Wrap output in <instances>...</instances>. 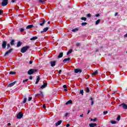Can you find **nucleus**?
Masks as SVG:
<instances>
[{"mask_svg":"<svg viewBox=\"0 0 127 127\" xmlns=\"http://www.w3.org/2000/svg\"><path fill=\"white\" fill-rule=\"evenodd\" d=\"M38 71V69H30L28 71V75H32L33 73H36V72Z\"/></svg>","mask_w":127,"mask_h":127,"instance_id":"1","label":"nucleus"},{"mask_svg":"<svg viewBox=\"0 0 127 127\" xmlns=\"http://www.w3.org/2000/svg\"><path fill=\"white\" fill-rule=\"evenodd\" d=\"M29 48V46L23 47L21 49V53H25V52L27 51Z\"/></svg>","mask_w":127,"mask_h":127,"instance_id":"2","label":"nucleus"},{"mask_svg":"<svg viewBox=\"0 0 127 127\" xmlns=\"http://www.w3.org/2000/svg\"><path fill=\"white\" fill-rule=\"evenodd\" d=\"M2 2L1 3V5L2 6H5L8 4V0H1Z\"/></svg>","mask_w":127,"mask_h":127,"instance_id":"3","label":"nucleus"},{"mask_svg":"<svg viewBox=\"0 0 127 127\" xmlns=\"http://www.w3.org/2000/svg\"><path fill=\"white\" fill-rule=\"evenodd\" d=\"M119 107H122L124 110H127V105L125 103L120 104Z\"/></svg>","mask_w":127,"mask_h":127,"instance_id":"4","label":"nucleus"},{"mask_svg":"<svg viewBox=\"0 0 127 127\" xmlns=\"http://www.w3.org/2000/svg\"><path fill=\"white\" fill-rule=\"evenodd\" d=\"M23 117V114H22V112H19V114H17V119H19L20 120Z\"/></svg>","mask_w":127,"mask_h":127,"instance_id":"5","label":"nucleus"},{"mask_svg":"<svg viewBox=\"0 0 127 127\" xmlns=\"http://www.w3.org/2000/svg\"><path fill=\"white\" fill-rule=\"evenodd\" d=\"M7 42L5 41H3L2 43V48L5 49L6 47Z\"/></svg>","mask_w":127,"mask_h":127,"instance_id":"6","label":"nucleus"},{"mask_svg":"<svg viewBox=\"0 0 127 127\" xmlns=\"http://www.w3.org/2000/svg\"><path fill=\"white\" fill-rule=\"evenodd\" d=\"M50 64H51L52 67H54V66L56 65V61H51Z\"/></svg>","mask_w":127,"mask_h":127,"instance_id":"7","label":"nucleus"},{"mask_svg":"<svg viewBox=\"0 0 127 127\" xmlns=\"http://www.w3.org/2000/svg\"><path fill=\"white\" fill-rule=\"evenodd\" d=\"M44 23H45V20H43V21H39L38 25H40L41 26H43Z\"/></svg>","mask_w":127,"mask_h":127,"instance_id":"8","label":"nucleus"},{"mask_svg":"<svg viewBox=\"0 0 127 127\" xmlns=\"http://www.w3.org/2000/svg\"><path fill=\"white\" fill-rule=\"evenodd\" d=\"M12 51H13V49H10L9 50H8L5 53V56H6V55H8V54H10V53H11Z\"/></svg>","mask_w":127,"mask_h":127,"instance_id":"9","label":"nucleus"},{"mask_svg":"<svg viewBox=\"0 0 127 127\" xmlns=\"http://www.w3.org/2000/svg\"><path fill=\"white\" fill-rule=\"evenodd\" d=\"M63 61V62H67V63H69V62L71 61V59L69 58H65Z\"/></svg>","mask_w":127,"mask_h":127,"instance_id":"10","label":"nucleus"},{"mask_svg":"<svg viewBox=\"0 0 127 127\" xmlns=\"http://www.w3.org/2000/svg\"><path fill=\"white\" fill-rule=\"evenodd\" d=\"M75 73H82V70L79 68H76L74 69Z\"/></svg>","mask_w":127,"mask_h":127,"instance_id":"11","label":"nucleus"},{"mask_svg":"<svg viewBox=\"0 0 127 127\" xmlns=\"http://www.w3.org/2000/svg\"><path fill=\"white\" fill-rule=\"evenodd\" d=\"M39 96H41V97H43L44 96L43 92L42 91H40V94L38 93L36 94L35 97H38Z\"/></svg>","mask_w":127,"mask_h":127,"instance_id":"12","label":"nucleus"},{"mask_svg":"<svg viewBox=\"0 0 127 127\" xmlns=\"http://www.w3.org/2000/svg\"><path fill=\"white\" fill-rule=\"evenodd\" d=\"M48 29H49V28L48 27H47L44 28L43 31H41V33H43L44 32H46V31H47V30H48Z\"/></svg>","mask_w":127,"mask_h":127,"instance_id":"13","label":"nucleus"},{"mask_svg":"<svg viewBox=\"0 0 127 127\" xmlns=\"http://www.w3.org/2000/svg\"><path fill=\"white\" fill-rule=\"evenodd\" d=\"M15 84V81H14L13 82L9 84L7 87L8 88H10L11 87H12V86L14 85Z\"/></svg>","mask_w":127,"mask_h":127,"instance_id":"14","label":"nucleus"},{"mask_svg":"<svg viewBox=\"0 0 127 127\" xmlns=\"http://www.w3.org/2000/svg\"><path fill=\"white\" fill-rule=\"evenodd\" d=\"M62 123V121L60 120L58 121V122L56 123V127H58V126H60V125H61Z\"/></svg>","mask_w":127,"mask_h":127,"instance_id":"15","label":"nucleus"},{"mask_svg":"<svg viewBox=\"0 0 127 127\" xmlns=\"http://www.w3.org/2000/svg\"><path fill=\"white\" fill-rule=\"evenodd\" d=\"M97 127V124L96 123L89 124V127Z\"/></svg>","mask_w":127,"mask_h":127,"instance_id":"16","label":"nucleus"},{"mask_svg":"<svg viewBox=\"0 0 127 127\" xmlns=\"http://www.w3.org/2000/svg\"><path fill=\"white\" fill-rule=\"evenodd\" d=\"M47 86V83H44V84L41 86V89H44V88H46Z\"/></svg>","mask_w":127,"mask_h":127,"instance_id":"17","label":"nucleus"},{"mask_svg":"<svg viewBox=\"0 0 127 127\" xmlns=\"http://www.w3.org/2000/svg\"><path fill=\"white\" fill-rule=\"evenodd\" d=\"M32 27H33V25H29L26 27V29H30Z\"/></svg>","mask_w":127,"mask_h":127,"instance_id":"18","label":"nucleus"},{"mask_svg":"<svg viewBox=\"0 0 127 127\" xmlns=\"http://www.w3.org/2000/svg\"><path fill=\"white\" fill-rule=\"evenodd\" d=\"M72 51H73V50L72 49H70L67 53L66 55H69V54H71Z\"/></svg>","mask_w":127,"mask_h":127,"instance_id":"19","label":"nucleus"},{"mask_svg":"<svg viewBox=\"0 0 127 127\" xmlns=\"http://www.w3.org/2000/svg\"><path fill=\"white\" fill-rule=\"evenodd\" d=\"M38 37L37 36H35V37H33L32 38H31L30 39V40H31V41H33V40H36V39H37Z\"/></svg>","mask_w":127,"mask_h":127,"instance_id":"20","label":"nucleus"},{"mask_svg":"<svg viewBox=\"0 0 127 127\" xmlns=\"http://www.w3.org/2000/svg\"><path fill=\"white\" fill-rule=\"evenodd\" d=\"M63 57V53H61L58 57V58H62Z\"/></svg>","mask_w":127,"mask_h":127,"instance_id":"21","label":"nucleus"},{"mask_svg":"<svg viewBox=\"0 0 127 127\" xmlns=\"http://www.w3.org/2000/svg\"><path fill=\"white\" fill-rule=\"evenodd\" d=\"M79 31V29L78 28H75L71 30V31H72V32H76V31Z\"/></svg>","mask_w":127,"mask_h":127,"instance_id":"22","label":"nucleus"},{"mask_svg":"<svg viewBox=\"0 0 127 127\" xmlns=\"http://www.w3.org/2000/svg\"><path fill=\"white\" fill-rule=\"evenodd\" d=\"M101 21V19H98L95 22L96 25H98L99 23H100V22Z\"/></svg>","mask_w":127,"mask_h":127,"instance_id":"23","label":"nucleus"},{"mask_svg":"<svg viewBox=\"0 0 127 127\" xmlns=\"http://www.w3.org/2000/svg\"><path fill=\"white\" fill-rule=\"evenodd\" d=\"M11 45H14V40H11V41L10 42Z\"/></svg>","mask_w":127,"mask_h":127,"instance_id":"24","label":"nucleus"},{"mask_svg":"<svg viewBox=\"0 0 127 127\" xmlns=\"http://www.w3.org/2000/svg\"><path fill=\"white\" fill-rule=\"evenodd\" d=\"M20 46H21V43H20V42H18L17 47H20Z\"/></svg>","mask_w":127,"mask_h":127,"instance_id":"25","label":"nucleus"},{"mask_svg":"<svg viewBox=\"0 0 127 127\" xmlns=\"http://www.w3.org/2000/svg\"><path fill=\"white\" fill-rule=\"evenodd\" d=\"M69 104H72V101L69 100L66 103H65V105H69Z\"/></svg>","mask_w":127,"mask_h":127,"instance_id":"26","label":"nucleus"},{"mask_svg":"<svg viewBox=\"0 0 127 127\" xmlns=\"http://www.w3.org/2000/svg\"><path fill=\"white\" fill-rule=\"evenodd\" d=\"M79 94H80L81 95H82L83 96V95H84V90H80Z\"/></svg>","mask_w":127,"mask_h":127,"instance_id":"27","label":"nucleus"},{"mask_svg":"<svg viewBox=\"0 0 127 127\" xmlns=\"http://www.w3.org/2000/svg\"><path fill=\"white\" fill-rule=\"evenodd\" d=\"M15 71H10L9 72V74H10V75H14V74H15Z\"/></svg>","mask_w":127,"mask_h":127,"instance_id":"28","label":"nucleus"},{"mask_svg":"<svg viewBox=\"0 0 127 127\" xmlns=\"http://www.w3.org/2000/svg\"><path fill=\"white\" fill-rule=\"evenodd\" d=\"M81 20H84V21H86L87 20V18L85 17H82L81 18Z\"/></svg>","mask_w":127,"mask_h":127,"instance_id":"29","label":"nucleus"},{"mask_svg":"<svg viewBox=\"0 0 127 127\" xmlns=\"http://www.w3.org/2000/svg\"><path fill=\"white\" fill-rule=\"evenodd\" d=\"M27 101V98H24L23 104H25Z\"/></svg>","mask_w":127,"mask_h":127,"instance_id":"30","label":"nucleus"},{"mask_svg":"<svg viewBox=\"0 0 127 127\" xmlns=\"http://www.w3.org/2000/svg\"><path fill=\"white\" fill-rule=\"evenodd\" d=\"M81 25L82 26H86L87 25V22H82Z\"/></svg>","mask_w":127,"mask_h":127,"instance_id":"31","label":"nucleus"},{"mask_svg":"<svg viewBox=\"0 0 127 127\" xmlns=\"http://www.w3.org/2000/svg\"><path fill=\"white\" fill-rule=\"evenodd\" d=\"M97 74H98V70H96L95 71L92 73L93 75H97Z\"/></svg>","mask_w":127,"mask_h":127,"instance_id":"32","label":"nucleus"},{"mask_svg":"<svg viewBox=\"0 0 127 127\" xmlns=\"http://www.w3.org/2000/svg\"><path fill=\"white\" fill-rule=\"evenodd\" d=\"M111 124H112V125H115V124H117V122L115 121H111Z\"/></svg>","mask_w":127,"mask_h":127,"instance_id":"33","label":"nucleus"},{"mask_svg":"<svg viewBox=\"0 0 127 127\" xmlns=\"http://www.w3.org/2000/svg\"><path fill=\"white\" fill-rule=\"evenodd\" d=\"M120 120H121V116L119 115L117 117V120L119 121H120Z\"/></svg>","mask_w":127,"mask_h":127,"instance_id":"34","label":"nucleus"},{"mask_svg":"<svg viewBox=\"0 0 127 127\" xmlns=\"http://www.w3.org/2000/svg\"><path fill=\"white\" fill-rule=\"evenodd\" d=\"M39 2H41L42 3H45V1L43 0H39Z\"/></svg>","mask_w":127,"mask_h":127,"instance_id":"35","label":"nucleus"},{"mask_svg":"<svg viewBox=\"0 0 127 127\" xmlns=\"http://www.w3.org/2000/svg\"><path fill=\"white\" fill-rule=\"evenodd\" d=\"M9 47H10V45L9 44H7V49H9Z\"/></svg>","mask_w":127,"mask_h":127,"instance_id":"36","label":"nucleus"},{"mask_svg":"<svg viewBox=\"0 0 127 127\" xmlns=\"http://www.w3.org/2000/svg\"><path fill=\"white\" fill-rule=\"evenodd\" d=\"M32 100V97H29L28 101V102H30V101H31Z\"/></svg>","mask_w":127,"mask_h":127,"instance_id":"37","label":"nucleus"},{"mask_svg":"<svg viewBox=\"0 0 127 127\" xmlns=\"http://www.w3.org/2000/svg\"><path fill=\"white\" fill-rule=\"evenodd\" d=\"M90 92V89L89 88H86V93H89Z\"/></svg>","mask_w":127,"mask_h":127,"instance_id":"38","label":"nucleus"},{"mask_svg":"<svg viewBox=\"0 0 127 127\" xmlns=\"http://www.w3.org/2000/svg\"><path fill=\"white\" fill-rule=\"evenodd\" d=\"M108 114V111H104L103 112V115H106Z\"/></svg>","mask_w":127,"mask_h":127,"instance_id":"39","label":"nucleus"},{"mask_svg":"<svg viewBox=\"0 0 127 127\" xmlns=\"http://www.w3.org/2000/svg\"><path fill=\"white\" fill-rule=\"evenodd\" d=\"M37 81H40V77H39V76H37Z\"/></svg>","mask_w":127,"mask_h":127,"instance_id":"40","label":"nucleus"},{"mask_svg":"<svg viewBox=\"0 0 127 127\" xmlns=\"http://www.w3.org/2000/svg\"><path fill=\"white\" fill-rule=\"evenodd\" d=\"M2 13H3V10L0 9V15L2 14Z\"/></svg>","mask_w":127,"mask_h":127,"instance_id":"41","label":"nucleus"},{"mask_svg":"<svg viewBox=\"0 0 127 127\" xmlns=\"http://www.w3.org/2000/svg\"><path fill=\"white\" fill-rule=\"evenodd\" d=\"M20 32H23V31H24V29L23 28H21L20 29Z\"/></svg>","mask_w":127,"mask_h":127,"instance_id":"42","label":"nucleus"},{"mask_svg":"<svg viewBox=\"0 0 127 127\" xmlns=\"http://www.w3.org/2000/svg\"><path fill=\"white\" fill-rule=\"evenodd\" d=\"M28 81V79H26L25 80H23V83H25V82H27Z\"/></svg>","mask_w":127,"mask_h":127,"instance_id":"43","label":"nucleus"},{"mask_svg":"<svg viewBox=\"0 0 127 127\" xmlns=\"http://www.w3.org/2000/svg\"><path fill=\"white\" fill-rule=\"evenodd\" d=\"M79 45H80V44L79 43H77L76 44V46H77V47H78Z\"/></svg>","mask_w":127,"mask_h":127,"instance_id":"44","label":"nucleus"},{"mask_svg":"<svg viewBox=\"0 0 127 127\" xmlns=\"http://www.w3.org/2000/svg\"><path fill=\"white\" fill-rule=\"evenodd\" d=\"M96 17H99L100 16V14L98 13L95 15Z\"/></svg>","mask_w":127,"mask_h":127,"instance_id":"45","label":"nucleus"},{"mask_svg":"<svg viewBox=\"0 0 127 127\" xmlns=\"http://www.w3.org/2000/svg\"><path fill=\"white\" fill-rule=\"evenodd\" d=\"M63 88H64V89H67V85H63Z\"/></svg>","mask_w":127,"mask_h":127,"instance_id":"46","label":"nucleus"},{"mask_svg":"<svg viewBox=\"0 0 127 127\" xmlns=\"http://www.w3.org/2000/svg\"><path fill=\"white\" fill-rule=\"evenodd\" d=\"M91 121L93 122H96V121H97V119H91Z\"/></svg>","mask_w":127,"mask_h":127,"instance_id":"47","label":"nucleus"},{"mask_svg":"<svg viewBox=\"0 0 127 127\" xmlns=\"http://www.w3.org/2000/svg\"><path fill=\"white\" fill-rule=\"evenodd\" d=\"M43 108H44V109H46V105L45 104H44L43 105Z\"/></svg>","mask_w":127,"mask_h":127,"instance_id":"48","label":"nucleus"},{"mask_svg":"<svg viewBox=\"0 0 127 127\" xmlns=\"http://www.w3.org/2000/svg\"><path fill=\"white\" fill-rule=\"evenodd\" d=\"M87 17H91V14H88L87 15Z\"/></svg>","mask_w":127,"mask_h":127,"instance_id":"49","label":"nucleus"},{"mask_svg":"<svg viewBox=\"0 0 127 127\" xmlns=\"http://www.w3.org/2000/svg\"><path fill=\"white\" fill-rule=\"evenodd\" d=\"M32 63H33V62L32 61H30L29 64H32Z\"/></svg>","mask_w":127,"mask_h":127,"instance_id":"50","label":"nucleus"},{"mask_svg":"<svg viewBox=\"0 0 127 127\" xmlns=\"http://www.w3.org/2000/svg\"><path fill=\"white\" fill-rule=\"evenodd\" d=\"M94 105V101H91V105L93 106Z\"/></svg>","mask_w":127,"mask_h":127,"instance_id":"51","label":"nucleus"},{"mask_svg":"<svg viewBox=\"0 0 127 127\" xmlns=\"http://www.w3.org/2000/svg\"><path fill=\"white\" fill-rule=\"evenodd\" d=\"M61 72H62V70L61 69L59 71V74H61Z\"/></svg>","mask_w":127,"mask_h":127,"instance_id":"52","label":"nucleus"},{"mask_svg":"<svg viewBox=\"0 0 127 127\" xmlns=\"http://www.w3.org/2000/svg\"><path fill=\"white\" fill-rule=\"evenodd\" d=\"M118 14H119V13L116 12V13L115 14V16H117Z\"/></svg>","mask_w":127,"mask_h":127,"instance_id":"53","label":"nucleus"},{"mask_svg":"<svg viewBox=\"0 0 127 127\" xmlns=\"http://www.w3.org/2000/svg\"><path fill=\"white\" fill-rule=\"evenodd\" d=\"M29 79H30V80H32V76H30Z\"/></svg>","mask_w":127,"mask_h":127,"instance_id":"54","label":"nucleus"},{"mask_svg":"<svg viewBox=\"0 0 127 127\" xmlns=\"http://www.w3.org/2000/svg\"><path fill=\"white\" fill-rule=\"evenodd\" d=\"M11 2H12L13 3L14 2H15V0H11Z\"/></svg>","mask_w":127,"mask_h":127,"instance_id":"55","label":"nucleus"},{"mask_svg":"<svg viewBox=\"0 0 127 127\" xmlns=\"http://www.w3.org/2000/svg\"><path fill=\"white\" fill-rule=\"evenodd\" d=\"M39 82V81L38 80H36L35 84H38V82Z\"/></svg>","mask_w":127,"mask_h":127,"instance_id":"56","label":"nucleus"},{"mask_svg":"<svg viewBox=\"0 0 127 127\" xmlns=\"http://www.w3.org/2000/svg\"><path fill=\"white\" fill-rule=\"evenodd\" d=\"M70 127V124H67L66 125V127Z\"/></svg>","mask_w":127,"mask_h":127,"instance_id":"57","label":"nucleus"},{"mask_svg":"<svg viewBox=\"0 0 127 127\" xmlns=\"http://www.w3.org/2000/svg\"><path fill=\"white\" fill-rule=\"evenodd\" d=\"M7 126H11V124L10 123H8L7 124Z\"/></svg>","mask_w":127,"mask_h":127,"instance_id":"58","label":"nucleus"},{"mask_svg":"<svg viewBox=\"0 0 127 127\" xmlns=\"http://www.w3.org/2000/svg\"><path fill=\"white\" fill-rule=\"evenodd\" d=\"M90 101H91V102H92V101H93V98H92V97L90 98Z\"/></svg>","mask_w":127,"mask_h":127,"instance_id":"59","label":"nucleus"},{"mask_svg":"<svg viewBox=\"0 0 127 127\" xmlns=\"http://www.w3.org/2000/svg\"><path fill=\"white\" fill-rule=\"evenodd\" d=\"M68 116V113H66L65 115V117H67Z\"/></svg>","mask_w":127,"mask_h":127,"instance_id":"60","label":"nucleus"},{"mask_svg":"<svg viewBox=\"0 0 127 127\" xmlns=\"http://www.w3.org/2000/svg\"><path fill=\"white\" fill-rule=\"evenodd\" d=\"M89 114H90V110H88V111L87 112V115H89Z\"/></svg>","mask_w":127,"mask_h":127,"instance_id":"61","label":"nucleus"},{"mask_svg":"<svg viewBox=\"0 0 127 127\" xmlns=\"http://www.w3.org/2000/svg\"><path fill=\"white\" fill-rule=\"evenodd\" d=\"M80 117L81 118H83V114L80 115Z\"/></svg>","mask_w":127,"mask_h":127,"instance_id":"62","label":"nucleus"},{"mask_svg":"<svg viewBox=\"0 0 127 127\" xmlns=\"http://www.w3.org/2000/svg\"><path fill=\"white\" fill-rule=\"evenodd\" d=\"M64 91H65V92H67V89H64Z\"/></svg>","mask_w":127,"mask_h":127,"instance_id":"63","label":"nucleus"},{"mask_svg":"<svg viewBox=\"0 0 127 127\" xmlns=\"http://www.w3.org/2000/svg\"><path fill=\"white\" fill-rule=\"evenodd\" d=\"M48 24H50V21H48Z\"/></svg>","mask_w":127,"mask_h":127,"instance_id":"64","label":"nucleus"}]
</instances>
